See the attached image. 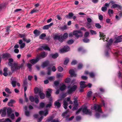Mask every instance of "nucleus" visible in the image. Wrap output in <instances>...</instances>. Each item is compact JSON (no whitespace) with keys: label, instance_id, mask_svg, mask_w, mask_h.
I'll return each mask as SVG.
<instances>
[{"label":"nucleus","instance_id":"393cba45","mask_svg":"<svg viewBox=\"0 0 122 122\" xmlns=\"http://www.w3.org/2000/svg\"><path fill=\"white\" fill-rule=\"evenodd\" d=\"M35 93L36 94L38 93V94L41 92V89H39L37 87H35L34 89Z\"/></svg>","mask_w":122,"mask_h":122},{"label":"nucleus","instance_id":"c85d7f7f","mask_svg":"<svg viewBox=\"0 0 122 122\" xmlns=\"http://www.w3.org/2000/svg\"><path fill=\"white\" fill-rule=\"evenodd\" d=\"M12 112V110L11 108H8L7 110V115L8 117H9Z\"/></svg>","mask_w":122,"mask_h":122},{"label":"nucleus","instance_id":"bf43d9fd","mask_svg":"<svg viewBox=\"0 0 122 122\" xmlns=\"http://www.w3.org/2000/svg\"><path fill=\"white\" fill-rule=\"evenodd\" d=\"M52 104L51 103H49L47 104L46 106V108H50Z\"/></svg>","mask_w":122,"mask_h":122},{"label":"nucleus","instance_id":"4d7b16f0","mask_svg":"<svg viewBox=\"0 0 122 122\" xmlns=\"http://www.w3.org/2000/svg\"><path fill=\"white\" fill-rule=\"evenodd\" d=\"M115 3V2L113 0H111L109 2V3H107V7L109 6L110 5V4H111L112 5Z\"/></svg>","mask_w":122,"mask_h":122},{"label":"nucleus","instance_id":"20e7f679","mask_svg":"<svg viewBox=\"0 0 122 122\" xmlns=\"http://www.w3.org/2000/svg\"><path fill=\"white\" fill-rule=\"evenodd\" d=\"M77 86L76 85H74L71 87L67 91V93L69 94H72L73 92H74L77 88Z\"/></svg>","mask_w":122,"mask_h":122},{"label":"nucleus","instance_id":"6e6d98bb","mask_svg":"<svg viewBox=\"0 0 122 122\" xmlns=\"http://www.w3.org/2000/svg\"><path fill=\"white\" fill-rule=\"evenodd\" d=\"M5 91L7 93L9 94H11V92L10 91V89L7 88H5Z\"/></svg>","mask_w":122,"mask_h":122},{"label":"nucleus","instance_id":"bb28decb","mask_svg":"<svg viewBox=\"0 0 122 122\" xmlns=\"http://www.w3.org/2000/svg\"><path fill=\"white\" fill-rule=\"evenodd\" d=\"M6 109L5 107H4L3 109H2V113L1 116L3 117H4L6 115Z\"/></svg>","mask_w":122,"mask_h":122},{"label":"nucleus","instance_id":"0eeeda50","mask_svg":"<svg viewBox=\"0 0 122 122\" xmlns=\"http://www.w3.org/2000/svg\"><path fill=\"white\" fill-rule=\"evenodd\" d=\"M82 112L85 113L86 114H88L89 115H91L92 112L90 110H88L87 109L86 107H84L82 110Z\"/></svg>","mask_w":122,"mask_h":122},{"label":"nucleus","instance_id":"2f4dec72","mask_svg":"<svg viewBox=\"0 0 122 122\" xmlns=\"http://www.w3.org/2000/svg\"><path fill=\"white\" fill-rule=\"evenodd\" d=\"M38 95L41 99H42L45 98V94L43 93L42 92L40 93H39Z\"/></svg>","mask_w":122,"mask_h":122},{"label":"nucleus","instance_id":"f8f14e48","mask_svg":"<svg viewBox=\"0 0 122 122\" xmlns=\"http://www.w3.org/2000/svg\"><path fill=\"white\" fill-rule=\"evenodd\" d=\"M122 41V35H121L117 37L116 40L114 42L115 43H117Z\"/></svg>","mask_w":122,"mask_h":122},{"label":"nucleus","instance_id":"680f3d73","mask_svg":"<svg viewBox=\"0 0 122 122\" xmlns=\"http://www.w3.org/2000/svg\"><path fill=\"white\" fill-rule=\"evenodd\" d=\"M89 33L88 32H85L84 35V37H87L89 35Z\"/></svg>","mask_w":122,"mask_h":122},{"label":"nucleus","instance_id":"864d4df0","mask_svg":"<svg viewBox=\"0 0 122 122\" xmlns=\"http://www.w3.org/2000/svg\"><path fill=\"white\" fill-rule=\"evenodd\" d=\"M77 63V62L76 60H73L71 62V64L72 65H74Z\"/></svg>","mask_w":122,"mask_h":122},{"label":"nucleus","instance_id":"f704fd0d","mask_svg":"<svg viewBox=\"0 0 122 122\" xmlns=\"http://www.w3.org/2000/svg\"><path fill=\"white\" fill-rule=\"evenodd\" d=\"M8 61L9 62L8 63V65L10 66L13 64L12 62L14 61L13 59L12 58H9L8 59Z\"/></svg>","mask_w":122,"mask_h":122},{"label":"nucleus","instance_id":"a211bd4d","mask_svg":"<svg viewBox=\"0 0 122 122\" xmlns=\"http://www.w3.org/2000/svg\"><path fill=\"white\" fill-rule=\"evenodd\" d=\"M53 25V23H51L48 25H45L43 27V30H48Z\"/></svg>","mask_w":122,"mask_h":122},{"label":"nucleus","instance_id":"13d9d810","mask_svg":"<svg viewBox=\"0 0 122 122\" xmlns=\"http://www.w3.org/2000/svg\"><path fill=\"white\" fill-rule=\"evenodd\" d=\"M74 42L73 41L72 39H71L69 40L67 42V43L69 44H71Z\"/></svg>","mask_w":122,"mask_h":122},{"label":"nucleus","instance_id":"37998d69","mask_svg":"<svg viewBox=\"0 0 122 122\" xmlns=\"http://www.w3.org/2000/svg\"><path fill=\"white\" fill-rule=\"evenodd\" d=\"M92 93V92L91 91H89L87 93V97L88 98L90 97Z\"/></svg>","mask_w":122,"mask_h":122},{"label":"nucleus","instance_id":"4468645a","mask_svg":"<svg viewBox=\"0 0 122 122\" xmlns=\"http://www.w3.org/2000/svg\"><path fill=\"white\" fill-rule=\"evenodd\" d=\"M85 82L84 81H81L80 83V88L84 89L87 86L85 84Z\"/></svg>","mask_w":122,"mask_h":122},{"label":"nucleus","instance_id":"5701e85b","mask_svg":"<svg viewBox=\"0 0 122 122\" xmlns=\"http://www.w3.org/2000/svg\"><path fill=\"white\" fill-rule=\"evenodd\" d=\"M59 56L58 54L56 53L55 54H50V57H51L52 58L55 59L56 58Z\"/></svg>","mask_w":122,"mask_h":122},{"label":"nucleus","instance_id":"de8ad7c7","mask_svg":"<svg viewBox=\"0 0 122 122\" xmlns=\"http://www.w3.org/2000/svg\"><path fill=\"white\" fill-rule=\"evenodd\" d=\"M90 31L92 35H95L97 34L96 32L92 30H90Z\"/></svg>","mask_w":122,"mask_h":122},{"label":"nucleus","instance_id":"b1692460","mask_svg":"<svg viewBox=\"0 0 122 122\" xmlns=\"http://www.w3.org/2000/svg\"><path fill=\"white\" fill-rule=\"evenodd\" d=\"M69 73L70 74L71 77H76V75L75 74V72L74 70L72 69L70 70L69 71Z\"/></svg>","mask_w":122,"mask_h":122},{"label":"nucleus","instance_id":"c9c22d12","mask_svg":"<svg viewBox=\"0 0 122 122\" xmlns=\"http://www.w3.org/2000/svg\"><path fill=\"white\" fill-rule=\"evenodd\" d=\"M66 86L65 84H63L59 88L60 90L62 91H64L66 89Z\"/></svg>","mask_w":122,"mask_h":122},{"label":"nucleus","instance_id":"58836bf2","mask_svg":"<svg viewBox=\"0 0 122 122\" xmlns=\"http://www.w3.org/2000/svg\"><path fill=\"white\" fill-rule=\"evenodd\" d=\"M105 6L102 7V10L103 12L106 11L107 10V3H106L105 4Z\"/></svg>","mask_w":122,"mask_h":122},{"label":"nucleus","instance_id":"c03bdc74","mask_svg":"<svg viewBox=\"0 0 122 122\" xmlns=\"http://www.w3.org/2000/svg\"><path fill=\"white\" fill-rule=\"evenodd\" d=\"M29 99L32 102H34L35 100V98L34 97L32 96H30L29 97Z\"/></svg>","mask_w":122,"mask_h":122},{"label":"nucleus","instance_id":"a18cd8bd","mask_svg":"<svg viewBox=\"0 0 122 122\" xmlns=\"http://www.w3.org/2000/svg\"><path fill=\"white\" fill-rule=\"evenodd\" d=\"M64 105V107L65 109H66L67 108V106L68 105V103L66 101H64L63 104Z\"/></svg>","mask_w":122,"mask_h":122},{"label":"nucleus","instance_id":"49530a36","mask_svg":"<svg viewBox=\"0 0 122 122\" xmlns=\"http://www.w3.org/2000/svg\"><path fill=\"white\" fill-rule=\"evenodd\" d=\"M83 66V65L82 63H78L77 67L78 69H81Z\"/></svg>","mask_w":122,"mask_h":122},{"label":"nucleus","instance_id":"9b49d317","mask_svg":"<svg viewBox=\"0 0 122 122\" xmlns=\"http://www.w3.org/2000/svg\"><path fill=\"white\" fill-rule=\"evenodd\" d=\"M52 90L51 89H48L46 91V97L47 98H49L51 96V93L52 92Z\"/></svg>","mask_w":122,"mask_h":122},{"label":"nucleus","instance_id":"603ef678","mask_svg":"<svg viewBox=\"0 0 122 122\" xmlns=\"http://www.w3.org/2000/svg\"><path fill=\"white\" fill-rule=\"evenodd\" d=\"M95 26L97 28L100 29L101 28V26L99 23H96L95 24Z\"/></svg>","mask_w":122,"mask_h":122},{"label":"nucleus","instance_id":"3c124183","mask_svg":"<svg viewBox=\"0 0 122 122\" xmlns=\"http://www.w3.org/2000/svg\"><path fill=\"white\" fill-rule=\"evenodd\" d=\"M63 69L61 66H59L58 67V71L59 72H61L63 71Z\"/></svg>","mask_w":122,"mask_h":122},{"label":"nucleus","instance_id":"0e129e2a","mask_svg":"<svg viewBox=\"0 0 122 122\" xmlns=\"http://www.w3.org/2000/svg\"><path fill=\"white\" fill-rule=\"evenodd\" d=\"M59 82L56 81H55L54 82V84L56 86H57L59 84Z\"/></svg>","mask_w":122,"mask_h":122},{"label":"nucleus","instance_id":"2eb2a0df","mask_svg":"<svg viewBox=\"0 0 122 122\" xmlns=\"http://www.w3.org/2000/svg\"><path fill=\"white\" fill-rule=\"evenodd\" d=\"M61 37L60 36H57L55 35L53 37V38L55 40H58V41L61 42H62V41L61 39Z\"/></svg>","mask_w":122,"mask_h":122},{"label":"nucleus","instance_id":"f257e3e1","mask_svg":"<svg viewBox=\"0 0 122 122\" xmlns=\"http://www.w3.org/2000/svg\"><path fill=\"white\" fill-rule=\"evenodd\" d=\"M101 105L96 104L91 107V108L92 110H95L96 112H102V110Z\"/></svg>","mask_w":122,"mask_h":122},{"label":"nucleus","instance_id":"39448f33","mask_svg":"<svg viewBox=\"0 0 122 122\" xmlns=\"http://www.w3.org/2000/svg\"><path fill=\"white\" fill-rule=\"evenodd\" d=\"M74 36L75 37V39H78L79 37H82V35H78L79 34H82V32L80 30H76L73 31Z\"/></svg>","mask_w":122,"mask_h":122},{"label":"nucleus","instance_id":"4be33fe9","mask_svg":"<svg viewBox=\"0 0 122 122\" xmlns=\"http://www.w3.org/2000/svg\"><path fill=\"white\" fill-rule=\"evenodd\" d=\"M74 14L72 12L69 13L68 15H66L65 17L67 19L71 18L73 16Z\"/></svg>","mask_w":122,"mask_h":122},{"label":"nucleus","instance_id":"473e14b6","mask_svg":"<svg viewBox=\"0 0 122 122\" xmlns=\"http://www.w3.org/2000/svg\"><path fill=\"white\" fill-rule=\"evenodd\" d=\"M112 39H110L107 43V50L109 48V46L112 44Z\"/></svg>","mask_w":122,"mask_h":122},{"label":"nucleus","instance_id":"6e6552de","mask_svg":"<svg viewBox=\"0 0 122 122\" xmlns=\"http://www.w3.org/2000/svg\"><path fill=\"white\" fill-rule=\"evenodd\" d=\"M40 59V57H37L35 59H32L30 60V61L31 64L34 65L36 63L39 61Z\"/></svg>","mask_w":122,"mask_h":122},{"label":"nucleus","instance_id":"09e8293b","mask_svg":"<svg viewBox=\"0 0 122 122\" xmlns=\"http://www.w3.org/2000/svg\"><path fill=\"white\" fill-rule=\"evenodd\" d=\"M71 81V79L69 78H67L65 80V82L66 83H68L70 82Z\"/></svg>","mask_w":122,"mask_h":122},{"label":"nucleus","instance_id":"ea45409f","mask_svg":"<svg viewBox=\"0 0 122 122\" xmlns=\"http://www.w3.org/2000/svg\"><path fill=\"white\" fill-rule=\"evenodd\" d=\"M46 36V35L45 33H42L39 36V38L41 39H44V37Z\"/></svg>","mask_w":122,"mask_h":122},{"label":"nucleus","instance_id":"aec40b11","mask_svg":"<svg viewBox=\"0 0 122 122\" xmlns=\"http://www.w3.org/2000/svg\"><path fill=\"white\" fill-rule=\"evenodd\" d=\"M54 115H52L50 116L49 117H48L47 119L46 120L45 122H52V121L53 120L54 118Z\"/></svg>","mask_w":122,"mask_h":122},{"label":"nucleus","instance_id":"1a4fd4ad","mask_svg":"<svg viewBox=\"0 0 122 122\" xmlns=\"http://www.w3.org/2000/svg\"><path fill=\"white\" fill-rule=\"evenodd\" d=\"M54 105L55 107H56L57 108H59L61 105V102L60 100H58L55 102Z\"/></svg>","mask_w":122,"mask_h":122},{"label":"nucleus","instance_id":"dca6fc26","mask_svg":"<svg viewBox=\"0 0 122 122\" xmlns=\"http://www.w3.org/2000/svg\"><path fill=\"white\" fill-rule=\"evenodd\" d=\"M33 33L34 34L35 37H37L39 36L40 34V31L37 29L33 31Z\"/></svg>","mask_w":122,"mask_h":122},{"label":"nucleus","instance_id":"a19ab883","mask_svg":"<svg viewBox=\"0 0 122 122\" xmlns=\"http://www.w3.org/2000/svg\"><path fill=\"white\" fill-rule=\"evenodd\" d=\"M69 59L68 58H66L64 62V65H66L69 61Z\"/></svg>","mask_w":122,"mask_h":122},{"label":"nucleus","instance_id":"6ab92c4d","mask_svg":"<svg viewBox=\"0 0 122 122\" xmlns=\"http://www.w3.org/2000/svg\"><path fill=\"white\" fill-rule=\"evenodd\" d=\"M27 36V35H25V33L23 34H20L18 35V36L20 38H23L22 40L24 41H25L26 39V37Z\"/></svg>","mask_w":122,"mask_h":122},{"label":"nucleus","instance_id":"8fccbe9b","mask_svg":"<svg viewBox=\"0 0 122 122\" xmlns=\"http://www.w3.org/2000/svg\"><path fill=\"white\" fill-rule=\"evenodd\" d=\"M16 81H13L11 82V84L13 87H15L16 86Z\"/></svg>","mask_w":122,"mask_h":122},{"label":"nucleus","instance_id":"423d86ee","mask_svg":"<svg viewBox=\"0 0 122 122\" xmlns=\"http://www.w3.org/2000/svg\"><path fill=\"white\" fill-rule=\"evenodd\" d=\"M70 47L67 46H64L63 47L60 49V52L61 53H64L69 51L70 50Z\"/></svg>","mask_w":122,"mask_h":122},{"label":"nucleus","instance_id":"e433bc0d","mask_svg":"<svg viewBox=\"0 0 122 122\" xmlns=\"http://www.w3.org/2000/svg\"><path fill=\"white\" fill-rule=\"evenodd\" d=\"M47 55L45 52H42L41 53L40 56L43 58H44L47 56Z\"/></svg>","mask_w":122,"mask_h":122},{"label":"nucleus","instance_id":"f3484780","mask_svg":"<svg viewBox=\"0 0 122 122\" xmlns=\"http://www.w3.org/2000/svg\"><path fill=\"white\" fill-rule=\"evenodd\" d=\"M111 8H117L120 10H121L122 8V7L121 5L117 4H114L111 7Z\"/></svg>","mask_w":122,"mask_h":122},{"label":"nucleus","instance_id":"69168bd1","mask_svg":"<svg viewBox=\"0 0 122 122\" xmlns=\"http://www.w3.org/2000/svg\"><path fill=\"white\" fill-rule=\"evenodd\" d=\"M32 66V65L31 64L29 63H28L27 64V67L29 69H31Z\"/></svg>","mask_w":122,"mask_h":122},{"label":"nucleus","instance_id":"052dcab7","mask_svg":"<svg viewBox=\"0 0 122 122\" xmlns=\"http://www.w3.org/2000/svg\"><path fill=\"white\" fill-rule=\"evenodd\" d=\"M25 115L27 117H29L30 116V112L27 111H25Z\"/></svg>","mask_w":122,"mask_h":122},{"label":"nucleus","instance_id":"f03ea898","mask_svg":"<svg viewBox=\"0 0 122 122\" xmlns=\"http://www.w3.org/2000/svg\"><path fill=\"white\" fill-rule=\"evenodd\" d=\"M10 66L11 67V70L12 73L14 72L15 71H17L18 70H20L19 66L18 63H14L11 66Z\"/></svg>","mask_w":122,"mask_h":122},{"label":"nucleus","instance_id":"cd10ccee","mask_svg":"<svg viewBox=\"0 0 122 122\" xmlns=\"http://www.w3.org/2000/svg\"><path fill=\"white\" fill-rule=\"evenodd\" d=\"M68 34L67 33H65L62 36H61V40L62 41V42L65 39H66L68 37Z\"/></svg>","mask_w":122,"mask_h":122},{"label":"nucleus","instance_id":"9d476101","mask_svg":"<svg viewBox=\"0 0 122 122\" xmlns=\"http://www.w3.org/2000/svg\"><path fill=\"white\" fill-rule=\"evenodd\" d=\"M101 116L103 117H106V115H103L102 112H96V113L95 114V117L97 118H99Z\"/></svg>","mask_w":122,"mask_h":122},{"label":"nucleus","instance_id":"79ce46f5","mask_svg":"<svg viewBox=\"0 0 122 122\" xmlns=\"http://www.w3.org/2000/svg\"><path fill=\"white\" fill-rule=\"evenodd\" d=\"M45 106V104L43 102H41L39 104V107L40 108H43Z\"/></svg>","mask_w":122,"mask_h":122},{"label":"nucleus","instance_id":"7c9ffc66","mask_svg":"<svg viewBox=\"0 0 122 122\" xmlns=\"http://www.w3.org/2000/svg\"><path fill=\"white\" fill-rule=\"evenodd\" d=\"M68 113V112L66 111L63 112L62 114V116L63 118H68L69 117V116L68 115H67Z\"/></svg>","mask_w":122,"mask_h":122},{"label":"nucleus","instance_id":"774afa93","mask_svg":"<svg viewBox=\"0 0 122 122\" xmlns=\"http://www.w3.org/2000/svg\"><path fill=\"white\" fill-rule=\"evenodd\" d=\"M43 118V117L42 116H41V117H40L37 120V121L38 122H41Z\"/></svg>","mask_w":122,"mask_h":122},{"label":"nucleus","instance_id":"e2e57ef3","mask_svg":"<svg viewBox=\"0 0 122 122\" xmlns=\"http://www.w3.org/2000/svg\"><path fill=\"white\" fill-rule=\"evenodd\" d=\"M35 102L36 104H38L39 102V100L37 97H35Z\"/></svg>","mask_w":122,"mask_h":122},{"label":"nucleus","instance_id":"4c0bfd02","mask_svg":"<svg viewBox=\"0 0 122 122\" xmlns=\"http://www.w3.org/2000/svg\"><path fill=\"white\" fill-rule=\"evenodd\" d=\"M83 42L85 43H87L90 41L89 39L87 38L84 37L83 39Z\"/></svg>","mask_w":122,"mask_h":122},{"label":"nucleus","instance_id":"338daca9","mask_svg":"<svg viewBox=\"0 0 122 122\" xmlns=\"http://www.w3.org/2000/svg\"><path fill=\"white\" fill-rule=\"evenodd\" d=\"M25 43H23L22 44H20V48L21 49L23 48L25 46Z\"/></svg>","mask_w":122,"mask_h":122},{"label":"nucleus","instance_id":"7ed1b4c3","mask_svg":"<svg viewBox=\"0 0 122 122\" xmlns=\"http://www.w3.org/2000/svg\"><path fill=\"white\" fill-rule=\"evenodd\" d=\"M51 64H50V61L48 60L44 61L42 63L41 66L43 68L45 67L49 66L47 68V69H48L50 68V67L51 66Z\"/></svg>","mask_w":122,"mask_h":122},{"label":"nucleus","instance_id":"5fc2aeb1","mask_svg":"<svg viewBox=\"0 0 122 122\" xmlns=\"http://www.w3.org/2000/svg\"><path fill=\"white\" fill-rule=\"evenodd\" d=\"M89 75L90 77L92 78L94 77L95 74L93 72H90L89 73Z\"/></svg>","mask_w":122,"mask_h":122},{"label":"nucleus","instance_id":"a878e982","mask_svg":"<svg viewBox=\"0 0 122 122\" xmlns=\"http://www.w3.org/2000/svg\"><path fill=\"white\" fill-rule=\"evenodd\" d=\"M15 102L14 100L11 99L8 102V104L9 106L12 107L13 106V103Z\"/></svg>","mask_w":122,"mask_h":122},{"label":"nucleus","instance_id":"c756f323","mask_svg":"<svg viewBox=\"0 0 122 122\" xmlns=\"http://www.w3.org/2000/svg\"><path fill=\"white\" fill-rule=\"evenodd\" d=\"M41 47L44 50H48L49 51H50V48L47 45L42 46H41Z\"/></svg>","mask_w":122,"mask_h":122},{"label":"nucleus","instance_id":"412c9836","mask_svg":"<svg viewBox=\"0 0 122 122\" xmlns=\"http://www.w3.org/2000/svg\"><path fill=\"white\" fill-rule=\"evenodd\" d=\"M2 58L3 59L5 58H9L10 57V55L8 53H3L2 55Z\"/></svg>","mask_w":122,"mask_h":122},{"label":"nucleus","instance_id":"ddd939ff","mask_svg":"<svg viewBox=\"0 0 122 122\" xmlns=\"http://www.w3.org/2000/svg\"><path fill=\"white\" fill-rule=\"evenodd\" d=\"M99 36L100 37H102V40H103L104 41H107V38H105L106 35H104V33H102L100 32H99Z\"/></svg>","mask_w":122,"mask_h":122},{"label":"nucleus","instance_id":"72a5a7b5","mask_svg":"<svg viewBox=\"0 0 122 122\" xmlns=\"http://www.w3.org/2000/svg\"><path fill=\"white\" fill-rule=\"evenodd\" d=\"M108 15L110 17L113 15V11L112 10L109 9L108 11Z\"/></svg>","mask_w":122,"mask_h":122}]
</instances>
